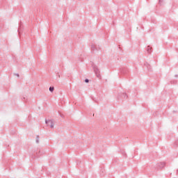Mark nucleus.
Here are the masks:
<instances>
[{
	"label": "nucleus",
	"mask_w": 178,
	"mask_h": 178,
	"mask_svg": "<svg viewBox=\"0 0 178 178\" xmlns=\"http://www.w3.org/2000/svg\"><path fill=\"white\" fill-rule=\"evenodd\" d=\"M54 90V87H50L49 88V91H51V92H53Z\"/></svg>",
	"instance_id": "nucleus-1"
},
{
	"label": "nucleus",
	"mask_w": 178,
	"mask_h": 178,
	"mask_svg": "<svg viewBox=\"0 0 178 178\" xmlns=\"http://www.w3.org/2000/svg\"><path fill=\"white\" fill-rule=\"evenodd\" d=\"M88 81H89L88 79L85 80V83H88Z\"/></svg>",
	"instance_id": "nucleus-2"
},
{
	"label": "nucleus",
	"mask_w": 178,
	"mask_h": 178,
	"mask_svg": "<svg viewBox=\"0 0 178 178\" xmlns=\"http://www.w3.org/2000/svg\"><path fill=\"white\" fill-rule=\"evenodd\" d=\"M51 128H54V124H51Z\"/></svg>",
	"instance_id": "nucleus-3"
}]
</instances>
